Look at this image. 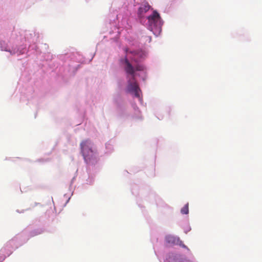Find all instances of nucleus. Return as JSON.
<instances>
[{"label":"nucleus","mask_w":262,"mask_h":262,"mask_svg":"<svg viewBox=\"0 0 262 262\" xmlns=\"http://www.w3.org/2000/svg\"><path fill=\"white\" fill-rule=\"evenodd\" d=\"M81 151L87 163L93 164L97 162L95 152L92 149L91 142L89 140H84L80 143Z\"/></svg>","instance_id":"nucleus-1"},{"label":"nucleus","mask_w":262,"mask_h":262,"mask_svg":"<svg viewBox=\"0 0 262 262\" xmlns=\"http://www.w3.org/2000/svg\"><path fill=\"white\" fill-rule=\"evenodd\" d=\"M147 18L150 30L155 34L160 32L163 24L160 14L156 11H154Z\"/></svg>","instance_id":"nucleus-2"},{"label":"nucleus","mask_w":262,"mask_h":262,"mask_svg":"<svg viewBox=\"0 0 262 262\" xmlns=\"http://www.w3.org/2000/svg\"><path fill=\"white\" fill-rule=\"evenodd\" d=\"M124 62V70L126 73L130 75L133 80L135 79L136 71H142L144 70V67L142 64H137L134 67L126 57L125 58Z\"/></svg>","instance_id":"nucleus-3"},{"label":"nucleus","mask_w":262,"mask_h":262,"mask_svg":"<svg viewBox=\"0 0 262 262\" xmlns=\"http://www.w3.org/2000/svg\"><path fill=\"white\" fill-rule=\"evenodd\" d=\"M127 91L130 93H133L135 94V96L137 97H140V90L139 88V86L135 80V79L133 80L132 77L128 79V85H127Z\"/></svg>","instance_id":"nucleus-4"},{"label":"nucleus","mask_w":262,"mask_h":262,"mask_svg":"<svg viewBox=\"0 0 262 262\" xmlns=\"http://www.w3.org/2000/svg\"><path fill=\"white\" fill-rule=\"evenodd\" d=\"M165 239L166 242L169 244H179L183 247H185V246L183 244V242L180 239L179 237L169 235L166 236Z\"/></svg>","instance_id":"nucleus-5"},{"label":"nucleus","mask_w":262,"mask_h":262,"mask_svg":"<svg viewBox=\"0 0 262 262\" xmlns=\"http://www.w3.org/2000/svg\"><path fill=\"white\" fill-rule=\"evenodd\" d=\"M150 8V6L147 2L143 3L141 6L139 7L138 12L139 15L142 14L147 12Z\"/></svg>","instance_id":"nucleus-6"},{"label":"nucleus","mask_w":262,"mask_h":262,"mask_svg":"<svg viewBox=\"0 0 262 262\" xmlns=\"http://www.w3.org/2000/svg\"><path fill=\"white\" fill-rule=\"evenodd\" d=\"M181 212L183 214H187L189 212L188 203H187L181 210Z\"/></svg>","instance_id":"nucleus-7"},{"label":"nucleus","mask_w":262,"mask_h":262,"mask_svg":"<svg viewBox=\"0 0 262 262\" xmlns=\"http://www.w3.org/2000/svg\"><path fill=\"white\" fill-rule=\"evenodd\" d=\"M126 52L127 53L133 54H136L137 53L136 51H128V50H126Z\"/></svg>","instance_id":"nucleus-8"}]
</instances>
